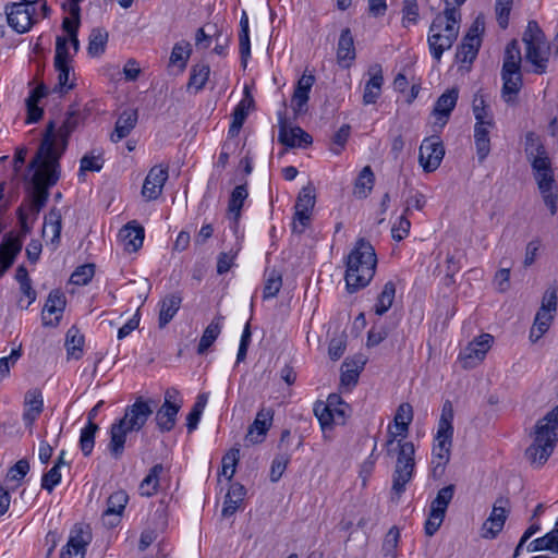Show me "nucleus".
<instances>
[{
	"label": "nucleus",
	"instance_id": "obj_1",
	"mask_svg": "<svg viewBox=\"0 0 558 558\" xmlns=\"http://www.w3.org/2000/svg\"><path fill=\"white\" fill-rule=\"evenodd\" d=\"M77 124L78 114L71 111L68 112L57 134L53 121L46 126L38 150L28 165L29 170H34L27 190L28 209L34 216H37L46 206L49 189L56 185L60 178L59 159L65 151L68 138Z\"/></svg>",
	"mask_w": 558,
	"mask_h": 558
},
{
	"label": "nucleus",
	"instance_id": "obj_48",
	"mask_svg": "<svg viewBox=\"0 0 558 558\" xmlns=\"http://www.w3.org/2000/svg\"><path fill=\"white\" fill-rule=\"evenodd\" d=\"M553 317V314H550L548 311L538 310L535 316L534 325L530 331V340L532 342H536L548 330Z\"/></svg>",
	"mask_w": 558,
	"mask_h": 558
},
{
	"label": "nucleus",
	"instance_id": "obj_38",
	"mask_svg": "<svg viewBox=\"0 0 558 558\" xmlns=\"http://www.w3.org/2000/svg\"><path fill=\"white\" fill-rule=\"evenodd\" d=\"M192 53V46L186 40H181L174 44L169 62L171 65L179 66L180 71L183 72L186 68L187 61Z\"/></svg>",
	"mask_w": 558,
	"mask_h": 558
},
{
	"label": "nucleus",
	"instance_id": "obj_22",
	"mask_svg": "<svg viewBox=\"0 0 558 558\" xmlns=\"http://www.w3.org/2000/svg\"><path fill=\"white\" fill-rule=\"evenodd\" d=\"M313 84L314 76L312 74H307V70H305L304 74L296 83L291 99V107L295 114H301L307 111V102L310 100V93Z\"/></svg>",
	"mask_w": 558,
	"mask_h": 558
},
{
	"label": "nucleus",
	"instance_id": "obj_11",
	"mask_svg": "<svg viewBox=\"0 0 558 558\" xmlns=\"http://www.w3.org/2000/svg\"><path fill=\"white\" fill-rule=\"evenodd\" d=\"M182 404L183 399L178 389L171 387L165 391L163 403L155 414L156 425L161 433H169L174 428Z\"/></svg>",
	"mask_w": 558,
	"mask_h": 558
},
{
	"label": "nucleus",
	"instance_id": "obj_37",
	"mask_svg": "<svg viewBox=\"0 0 558 558\" xmlns=\"http://www.w3.org/2000/svg\"><path fill=\"white\" fill-rule=\"evenodd\" d=\"M530 553L550 550L558 555V529H554L542 537L533 539L529 546Z\"/></svg>",
	"mask_w": 558,
	"mask_h": 558
},
{
	"label": "nucleus",
	"instance_id": "obj_4",
	"mask_svg": "<svg viewBox=\"0 0 558 558\" xmlns=\"http://www.w3.org/2000/svg\"><path fill=\"white\" fill-rule=\"evenodd\" d=\"M460 19V11L457 8H445L444 13L433 20L427 41L436 61H440L444 51L449 50L457 40Z\"/></svg>",
	"mask_w": 558,
	"mask_h": 558
},
{
	"label": "nucleus",
	"instance_id": "obj_61",
	"mask_svg": "<svg viewBox=\"0 0 558 558\" xmlns=\"http://www.w3.org/2000/svg\"><path fill=\"white\" fill-rule=\"evenodd\" d=\"M545 147L541 143L538 136L534 132H529L525 135V154L527 159L536 154H544Z\"/></svg>",
	"mask_w": 558,
	"mask_h": 558
},
{
	"label": "nucleus",
	"instance_id": "obj_46",
	"mask_svg": "<svg viewBox=\"0 0 558 558\" xmlns=\"http://www.w3.org/2000/svg\"><path fill=\"white\" fill-rule=\"evenodd\" d=\"M108 43V32L102 28H94L90 32L88 38V53L92 57H98L102 54L106 50V45Z\"/></svg>",
	"mask_w": 558,
	"mask_h": 558
},
{
	"label": "nucleus",
	"instance_id": "obj_23",
	"mask_svg": "<svg viewBox=\"0 0 558 558\" xmlns=\"http://www.w3.org/2000/svg\"><path fill=\"white\" fill-rule=\"evenodd\" d=\"M272 410L268 409H262L257 412L256 417L254 422L250 425L247 434H246V441L251 444H260L267 434V430L269 429L272 421Z\"/></svg>",
	"mask_w": 558,
	"mask_h": 558
},
{
	"label": "nucleus",
	"instance_id": "obj_7",
	"mask_svg": "<svg viewBox=\"0 0 558 558\" xmlns=\"http://www.w3.org/2000/svg\"><path fill=\"white\" fill-rule=\"evenodd\" d=\"M350 414L351 407L340 395L330 393L325 403H318V407H316V418L322 429L323 439L326 442L335 439V427L344 425Z\"/></svg>",
	"mask_w": 558,
	"mask_h": 558
},
{
	"label": "nucleus",
	"instance_id": "obj_36",
	"mask_svg": "<svg viewBox=\"0 0 558 558\" xmlns=\"http://www.w3.org/2000/svg\"><path fill=\"white\" fill-rule=\"evenodd\" d=\"M521 60L519 43L513 39L506 47L501 71H506L507 73L520 72Z\"/></svg>",
	"mask_w": 558,
	"mask_h": 558
},
{
	"label": "nucleus",
	"instance_id": "obj_17",
	"mask_svg": "<svg viewBox=\"0 0 558 558\" xmlns=\"http://www.w3.org/2000/svg\"><path fill=\"white\" fill-rule=\"evenodd\" d=\"M92 541L88 527L75 526L70 532L66 545L62 548L61 558H84L86 548Z\"/></svg>",
	"mask_w": 558,
	"mask_h": 558
},
{
	"label": "nucleus",
	"instance_id": "obj_58",
	"mask_svg": "<svg viewBox=\"0 0 558 558\" xmlns=\"http://www.w3.org/2000/svg\"><path fill=\"white\" fill-rule=\"evenodd\" d=\"M473 113L476 120V123L488 124V126H493V120L488 114V110L485 106V101L482 97H475L473 100Z\"/></svg>",
	"mask_w": 558,
	"mask_h": 558
},
{
	"label": "nucleus",
	"instance_id": "obj_6",
	"mask_svg": "<svg viewBox=\"0 0 558 558\" xmlns=\"http://www.w3.org/2000/svg\"><path fill=\"white\" fill-rule=\"evenodd\" d=\"M453 407L447 400L441 408V414L438 422L437 434L432 451V469L434 476H441L445 468L450 460L452 437H453Z\"/></svg>",
	"mask_w": 558,
	"mask_h": 558
},
{
	"label": "nucleus",
	"instance_id": "obj_39",
	"mask_svg": "<svg viewBox=\"0 0 558 558\" xmlns=\"http://www.w3.org/2000/svg\"><path fill=\"white\" fill-rule=\"evenodd\" d=\"M78 179L83 180L85 172L87 171H100L104 167L105 159L102 151L94 149L90 153L85 154L80 161Z\"/></svg>",
	"mask_w": 558,
	"mask_h": 558
},
{
	"label": "nucleus",
	"instance_id": "obj_51",
	"mask_svg": "<svg viewBox=\"0 0 558 558\" xmlns=\"http://www.w3.org/2000/svg\"><path fill=\"white\" fill-rule=\"evenodd\" d=\"M248 193L246 184H241L234 187L230 195L228 210L234 215V219L238 220L241 216V209L244 201L247 198Z\"/></svg>",
	"mask_w": 558,
	"mask_h": 558
},
{
	"label": "nucleus",
	"instance_id": "obj_28",
	"mask_svg": "<svg viewBox=\"0 0 558 558\" xmlns=\"http://www.w3.org/2000/svg\"><path fill=\"white\" fill-rule=\"evenodd\" d=\"M371 78L365 85L363 102L364 105L375 104L380 96L384 77L381 66L376 64L369 69Z\"/></svg>",
	"mask_w": 558,
	"mask_h": 558
},
{
	"label": "nucleus",
	"instance_id": "obj_2",
	"mask_svg": "<svg viewBox=\"0 0 558 558\" xmlns=\"http://www.w3.org/2000/svg\"><path fill=\"white\" fill-rule=\"evenodd\" d=\"M154 400L138 397L128 405L124 415L110 426V440L107 446L112 459L120 460L124 453L128 434L141 430L154 413Z\"/></svg>",
	"mask_w": 558,
	"mask_h": 558
},
{
	"label": "nucleus",
	"instance_id": "obj_50",
	"mask_svg": "<svg viewBox=\"0 0 558 558\" xmlns=\"http://www.w3.org/2000/svg\"><path fill=\"white\" fill-rule=\"evenodd\" d=\"M99 430V426L96 423L86 424L81 430L80 435V448L84 457H89L95 446V435Z\"/></svg>",
	"mask_w": 558,
	"mask_h": 558
},
{
	"label": "nucleus",
	"instance_id": "obj_43",
	"mask_svg": "<svg viewBox=\"0 0 558 558\" xmlns=\"http://www.w3.org/2000/svg\"><path fill=\"white\" fill-rule=\"evenodd\" d=\"M375 175L369 166H365L354 184V194L360 198H365L373 190Z\"/></svg>",
	"mask_w": 558,
	"mask_h": 558
},
{
	"label": "nucleus",
	"instance_id": "obj_44",
	"mask_svg": "<svg viewBox=\"0 0 558 558\" xmlns=\"http://www.w3.org/2000/svg\"><path fill=\"white\" fill-rule=\"evenodd\" d=\"M83 344H84V337L81 335L78 328L75 326H72L68 331L65 336V347L68 354L78 360L81 359L83 354Z\"/></svg>",
	"mask_w": 558,
	"mask_h": 558
},
{
	"label": "nucleus",
	"instance_id": "obj_56",
	"mask_svg": "<svg viewBox=\"0 0 558 558\" xmlns=\"http://www.w3.org/2000/svg\"><path fill=\"white\" fill-rule=\"evenodd\" d=\"M95 274V266L93 264H85L77 267L71 275V282L76 286L87 284Z\"/></svg>",
	"mask_w": 558,
	"mask_h": 558
},
{
	"label": "nucleus",
	"instance_id": "obj_34",
	"mask_svg": "<svg viewBox=\"0 0 558 558\" xmlns=\"http://www.w3.org/2000/svg\"><path fill=\"white\" fill-rule=\"evenodd\" d=\"M502 78V98L506 102L510 104L514 100L515 96L521 89L522 77L520 72L507 73L501 71Z\"/></svg>",
	"mask_w": 558,
	"mask_h": 558
},
{
	"label": "nucleus",
	"instance_id": "obj_12",
	"mask_svg": "<svg viewBox=\"0 0 558 558\" xmlns=\"http://www.w3.org/2000/svg\"><path fill=\"white\" fill-rule=\"evenodd\" d=\"M444 156L445 148L439 136L433 135L423 140L420 146L418 161L424 171H435L440 166Z\"/></svg>",
	"mask_w": 558,
	"mask_h": 558
},
{
	"label": "nucleus",
	"instance_id": "obj_47",
	"mask_svg": "<svg viewBox=\"0 0 558 558\" xmlns=\"http://www.w3.org/2000/svg\"><path fill=\"white\" fill-rule=\"evenodd\" d=\"M265 284L263 289V299L269 300L278 295L282 287V275L276 269L266 271Z\"/></svg>",
	"mask_w": 558,
	"mask_h": 558
},
{
	"label": "nucleus",
	"instance_id": "obj_25",
	"mask_svg": "<svg viewBox=\"0 0 558 558\" xmlns=\"http://www.w3.org/2000/svg\"><path fill=\"white\" fill-rule=\"evenodd\" d=\"M22 250V241L19 238L4 239L0 245V276H2L14 263Z\"/></svg>",
	"mask_w": 558,
	"mask_h": 558
},
{
	"label": "nucleus",
	"instance_id": "obj_13",
	"mask_svg": "<svg viewBox=\"0 0 558 558\" xmlns=\"http://www.w3.org/2000/svg\"><path fill=\"white\" fill-rule=\"evenodd\" d=\"M509 499L499 497L496 499L488 519L482 526V536L487 539H494L504 529L509 514Z\"/></svg>",
	"mask_w": 558,
	"mask_h": 558
},
{
	"label": "nucleus",
	"instance_id": "obj_8",
	"mask_svg": "<svg viewBox=\"0 0 558 558\" xmlns=\"http://www.w3.org/2000/svg\"><path fill=\"white\" fill-rule=\"evenodd\" d=\"M525 44V59L533 65V72L543 74L549 60V45L535 21H530L522 38Z\"/></svg>",
	"mask_w": 558,
	"mask_h": 558
},
{
	"label": "nucleus",
	"instance_id": "obj_42",
	"mask_svg": "<svg viewBox=\"0 0 558 558\" xmlns=\"http://www.w3.org/2000/svg\"><path fill=\"white\" fill-rule=\"evenodd\" d=\"M454 495V485L450 484L438 490L436 498L432 501L429 512L437 515H446L447 508Z\"/></svg>",
	"mask_w": 558,
	"mask_h": 558
},
{
	"label": "nucleus",
	"instance_id": "obj_10",
	"mask_svg": "<svg viewBox=\"0 0 558 558\" xmlns=\"http://www.w3.org/2000/svg\"><path fill=\"white\" fill-rule=\"evenodd\" d=\"M314 210V194L311 182L304 186L294 205V215L291 223L294 235L303 234L312 226V216Z\"/></svg>",
	"mask_w": 558,
	"mask_h": 558
},
{
	"label": "nucleus",
	"instance_id": "obj_14",
	"mask_svg": "<svg viewBox=\"0 0 558 558\" xmlns=\"http://www.w3.org/2000/svg\"><path fill=\"white\" fill-rule=\"evenodd\" d=\"M34 13L35 9L28 8L27 3H10L5 5L8 24L19 34H24L32 28L36 22Z\"/></svg>",
	"mask_w": 558,
	"mask_h": 558
},
{
	"label": "nucleus",
	"instance_id": "obj_57",
	"mask_svg": "<svg viewBox=\"0 0 558 558\" xmlns=\"http://www.w3.org/2000/svg\"><path fill=\"white\" fill-rule=\"evenodd\" d=\"M513 0H496L497 21L501 28H507Z\"/></svg>",
	"mask_w": 558,
	"mask_h": 558
},
{
	"label": "nucleus",
	"instance_id": "obj_35",
	"mask_svg": "<svg viewBox=\"0 0 558 558\" xmlns=\"http://www.w3.org/2000/svg\"><path fill=\"white\" fill-rule=\"evenodd\" d=\"M222 319V316H218L214 318L210 322V324L205 328L197 347L198 354H204L216 341V339L221 332Z\"/></svg>",
	"mask_w": 558,
	"mask_h": 558
},
{
	"label": "nucleus",
	"instance_id": "obj_29",
	"mask_svg": "<svg viewBox=\"0 0 558 558\" xmlns=\"http://www.w3.org/2000/svg\"><path fill=\"white\" fill-rule=\"evenodd\" d=\"M119 236L122 240L125 250L135 252L143 245L144 228L129 222L120 230Z\"/></svg>",
	"mask_w": 558,
	"mask_h": 558
},
{
	"label": "nucleus",
	"instance_id": "obj_24",
	"mask_svg": "<svg viewBox=\"0 0 558 558\" xmlns=\"http://www.w3.org/2000/svg\"><path fill=\"white\" fill-rule=\"evenodd\" d=\"M23 421L26 426H32L44 409V400L40 390L31 389L24 398Z\"/></svg>",
	"mask_w": 558,
	"mask_h": 558
},
{
	"label": "nucleus",
	"instance_id": "obj_18",
	"mask_svg": "<svg viewBox=\"0 0 558 558\" xmlns=\"http://www.w3.org/2000/svg\"><path fill=\"white\" fill-rule=\"evenodd\" d=\"M168 179V168L154 166L144 180L142 187V196L146 201L157 199L163 190V185Z\"/></svg>",
	"mask_w": 558,
	"mask_h": 558
},
{
	"label": "nucleus",
	"instance_id": "obj_40",
	"mask_svg": "<svg viewBox=\"0 0 558 558\" xmlns=\"http://www.w3.org/2000/svg\"><path fill=\"white\" fill-rule=\"evenodd\" d=\"M209 74L210 68L207 63H196L192 65L187 88H194L195 92L202 90L209 78Z\"/></svg>",
	"mask_w": 558,
	"mask_h": 558
},
{
	"label": "nucleus",
	"instance_id": "obj_55",
	"mask_svg": "<svg viewBox=\"0 0 558 558\" xmlns=\"http://www.w3.org/2000/svg\"><path fill=\"white\" fill-rule=\"evenodd\" d=\"M71 62L54 63V69L58 71V84L60 93L68 92L74 87L73 83H69L70 73L73 70Z\"/></svg>",
	"mask_w": 558,
	"mask_h": 558
},
{
	"label": "nucleus",
	"instance_id": "obj_3",
	"mask_svg": "<svg viewBox=\"0 0 558 558\" xmlns=\"http://www.w3.org/2000/svg\"><path fill=\"white\" fill-rule=\"evenodd\" d=\"M345 289L349 293H355L366 288L373 280L377 255L369 241L360 238L354 243L345 259Z\"/></svg>",
	"mask_w": 558,
	"mask_h": 558
},
{
	"label": "nucleus",
	"instance_id": "obj_41",
	"mask_svg": "<svg viewBox=\"0 0 558 558\" xmlns=\"http://www.w3.org/2000/svg\"><path fill=\"white\" fill-rule=\"evenodd\" d=\"M163 471V466L160 463L155 464L149 473L144 477L140 485V493L142 496L150 497L155 495L159 487V476Z\"/></svg>",
	"mask_w": 558,
	"mask_h": 558
},
{
	"label": "nucleus",
	"instance_id": "obj_52",
	"mask_svg": "<svg viewBox=\"0 0 558 558\" xmlns=\"http://www.w3.org/2000/svg\"><path fill=\"white\" fill-rule=\"evenodd\" d=\"M484 31V22L477 17L473 24L471 25L469 32L464 36L462 40V45L466 48H470L476 52H478V48L481 46L480 35Z\"/></svg>",
	"mask_w": 558,
	"mask_h": 558
},
{
	"label": "nucleus",
	"instance_id": "obj_19",
	"mask_svg": "<svg viewBox=\"0 0 558 558\" xmlns=\"http://www.w3.org/2000/svg\"><path fill=\"white\" fill-rule=\"evenodd\" d=\"M65 295L59 290H52L43 310L41 318L44 326L54 327L59 324L65 308Z\"/></svg>",
	"mask_w": 558,
	"mask_h": 558
},
{
	"label": "nucleus",
	"instance_id": "obj_59",
	"mask_svg": "<svg viewBox=\"0 0 558 558\" xmlns=\"http://www.w3.org/2000/svg\"><path fill=\"white\" fill-rule=\"evenodd\" d=\"M350 135V126L349 125H342L332 136L331 144H330V150L339 155L342 149L344 148V145L349 138Z\"/></svg>",
	"mask_w": 558,
	"mask_h": 558
},
{
	"label": "nucleus",
	"instance_id": "obj_27",
	"mask_svg": "<svg viewBox=\"0 0 558 558\" xmlns=\"http://www.w3.org/2000/svg\"><path fill=\"white\" fill-rule=\"evenodd\" d=\"M337 58L339 64L343 68H349L355 59L353 37L349 28L341 32L338 41Z\"/></svg>",
	"mask_w": 558,
	"mask_h": 558
},
{
	"label": "nucleus",
	"instance_id": "obj_26",
	"mask_svg": "<svg viewBox=\"0 0 558 558\" xmlns=\"http://www.w3.org/2000/svg\"><path fill=\"white\" fill-rule=\"evenodd\" d=\"M246 97L243 98L234 108L232 112V122L228 130L229 137H235L240 133L247 116L248 109L253 105L254 99L248 95L247 89L245 90Z\"/></svg>",
	"mask_w": 558,
	"mask_h": 558
},
{
	"label": "nucleus",
	"instance_id": "obj_9",
	"mask_svg": "<svg viewBox=\"0 0 558 558\" xmlns=\"http://www.w3.org/2000/svg\"><path fill=\"white\" fill-rule=\"evenodd\" d=\"M415 448L411 441H398V456L392 473L391 493L397 498L405 492L407 484L412 480L415 469Z\"/></svg>",
	"mask_w": 558,
	"mask_h": 558
},
{
	"label": "nucleus",
	"instance_id": "obj_63",
	"mask_svg": "<svg viewBox=\"0 0 558 558\" xmlns=\"http://www.w3.org/2000/svg\"><path fill=\"white\" fill-rule=\"evenodd\" d=\"M411 228V222L407 217V214L403 213L401 217H399L398 222H396L391 228V235L393 240L401 241L408 236Z\"/></svg>",
	"mask_w": 558,
	"mask_h": 558
},
{
	"label": "nucleus",
	"instance_id": "obj_30",
	"mask_svg": "<svg viewBox=\"0 0 558 558\" xmlns=\"http://www.w3.org/2000/svg\"><path fill=\"white\" fill-rule=\"evenodd\" d=\"M137 110H125L118 118L114 131L111 134V141L118 143L126 137L137 123Z\"/></svg>",
	"mask_w": 558,
	"mask_h": 558
},
{
	"label": "nucleus",
	"instance_id": "obj_60",
	"mask_svg": "<svg viewBox=\"0 0 558 558\" xmlns=\"http://www.w3.org/2000/svg\"><path fill=\"white\" fill-rule=\"evenodd\" d=\"M22 355L21 345L13 349L9 356L0 359V380L4 379L10 374V367L14 365Z\"/></svg>",
	"mask_w": 558,
	"mask_h": 558
},
{
	"label": "nucleus",
	"instance_id": "obj_16",
	"mask_svg": "<svg viewBox=\"0 0 558 558\" xmlns=\"http://www.w3.org/2000/svg\"><path fill=\"white\" fill-rule=\"evenodd\" d=\"M493 337L488 333H483L468 344V347L460 353V361L463 368H473L482 362L490 348Z\"/></svg>",
	"mask_w": 558,
	"mask_h": 558
},
{
	"label": "nucleus",
	"instance_id": "obj_64",
	"mask_svg": "<svg viewBox=\"0 0 558 558\" xmlns=\"http://www.w3.org/2000/svg\"><path fill=\"white\" fill-rule=\"evenodd\" d=\"M61 473L60 469L52 466L47 473L43 475L41 478V487L49 493L53 490V488L60 483Z\"/></svg>",
	"mask_w": 558,
	"mask_h": 558
},
{
	"label": "nucleus",
	"instance_id": "obj_15",
	"mask_svg": "<svg viewBox=\"0 0 558 558\" xmlns=\"http://www.w3.org/2000/svg\"><path fill=\"white\" fill-rule=\"evenodd\" d=\"M278 142L287 147H302L312 143V136L300 126H290L283 112L278 113Z\"/></svg>",
	"mask_w": 558,
	"mask_h": 558
},
{
	"label": "nucleus",
	"instance_id": "obj_49",
	"mask_svg": "<svg viewBox=\"0 0 558 558\" xmlns=\"http://www.w3.org/2000/svg\"><path fill=\"white\" fill-rule=\"evenodd\" d=\"M396 295V286L392 281L385 283L383 291L377 298L375 304V313L377 315H384L392 305Z\"/></svg>",
	"mask_w": 558,
	"mask_h": 558
},
{
	"label": "nucleus",
	"instance_id": "obj_62",
	"mask_svg": "<svg viewBox=\"0 0 558 558\" xmlns=\"http://www.w3.org/2000/svg\"><path fill=\"white\" fill-rule=\"evenodd\" d=\"M403 26L408 27L410 24H415L418 17V5L416 0L403 1Z\"/></svg>",
	"mask_w": 558,
	"mask_h": 558
},
{
	"label": "nucleus",
	"instance_id": "obj_45",
	"mask_svg": "<svg viewBox=\"0 0 558 558\" xmlns=\"http://www.w3.org/2000/svg\"><path fill=\"white\" fill-rule=\"evenodd\" d=\"M413 420V408L410 403H401L395 414V425L398 429V435L405 437L409 432V425Z\"/></svg>",
	"mask_w": 558,
	"mask_h": 558
},
{
	"label": "nucleus",
	"instance_id": "obj_54",
	"mask_svg": "<svg viewBox=\"0 0 558 558\" xmlns=\"http://www.w3.org/2000/svg\"><path fill=\"white\" fill-rule=\"evenodd\" d=\"M239 458H240V449L239 448H231L222 457V475H225L228 481H231L235 473V466L238 464Z\"/></svg>",
	"mask_w": 558,
	"mask_h": 558
},
{
	"label": "nucleus",
	"instance_id": "obj_31",
	"mask_svg": "<svg viewBox=\"0 0 558 558\" xmlns=\"http://www.w3.org/2000/svg\"><path fill=\"white\" fill-rule=\"evenodd\" d=\"M364 365L365 361L362 357L345 360L341 366V385L348 388L354 387L359 381V377Z\"/></svg>",
	"mask_w": 558,
	"mask_h": 558
},
{
	"label": "nucleus",
	"instance_id": "obj_20",
	"mask_svg": "<svg viewBox=\"0 0 558 558\" xmlns=\"http://www.w3.org/2000/svg\"><path fill=\"white\" fill-rule=\"evenodd\" d=\"M458 98V88L448 89L438 97L432 112L436 120L435 125H438L441 129L447 124L450 114L457 105Z\"/></svg>",
	"mask_w": 558,
	"mask_h": 558
},
{
	"label": "nucleus",
	"instance_id": "obj_53",
	"mask_svg": "<svg viewBox=\"0 0 558 558\" xmlns=\"http://www.w3.org/2000/svg\"><path fill=\"white\" fill-rule=\"evenodd\" d=\"M61 228V215L56 210H51L49 215L45 218L44 232H46L47 229L51 230V244H53L54 247L60 242Z\"/></svg>",
	"mask_w": 558,
	"mask_h": 558
},
{
	"label": "nucleus",
	"instance_id": "obj_32",
	"mask_svg": "<svg viewBox=\"0 0 558 558\" xmlns=\"http://www.w3.org/2000/svg\"><path fill=\"white\" fill-rule=\"evenodd\" d=\"M245 495V488L240 483H232L226 495L223 508L221 511L222 517L228 518L235 513L239 509L243 497Z\"/></svg>",
	"mask_w": 558,
	"mask_h": 558
},
{
	"label": "nucleus",
	"instance_id": "obj_5",
	"mask_svg": "<svg viewBox=\"0 0 558 558\" xmlns=\"http://www.w3.org/2000/svg\"><path fill=\"white\" fill-rule=\"evenodd\" d=\"M558 440V405L549 411L535 425V438L525 450L527 460L536 465H543L554 451Z\"/></svg>",
	"mask_w": 558,
	"mask_h": 558
},
{
	"label": "nucleus",
	"instance_id": "obj_21",
	"mask_svg": "<svg viewBox=\"0 0 558 558\" xmlns=\"http://www.w3.org/2000/svg\"><path fill=\"white\" fill-rule=\"evenodd\" d=\"M128 501L129 496L124 490L112 493L107 500V509L101 517L104 525L108 527L118 525Z\"/></svg>",
	"mask_w": 558,
	"mask_h": 558
},
{
	"label": "nucleus",
	"instance_id": "obj_33",
	"mask_svg": "<svg viewBox=\"0 0 558 558\" xmlns=\"http://www.w3.org/2000/svg\"><path fill=\"white\" fill-rule=\"evenodd\" d=\"M181 302L182 299L179 294H170L162 299L158 319L159 328H165L171 322L178 313Z\"/></svg>",
	"mask_w": 558,
	"mask_h": 558
}]
</instances>
